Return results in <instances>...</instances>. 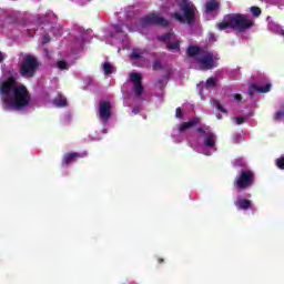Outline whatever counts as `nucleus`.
<instances>
[{"instance_id": "bb28decb", "label": "nucleus", "mask_w": 284, "mask_h": 284, "mask_svg": "<svg viewBox=\"0 0 284 284\" xmlns=\"http://www.w3.org/2000/svg\"><path fill=\"white\" fill-rule=\"evenodd\" d=\"M246 119L247 118H245V116H236L235 121H236L237 125H243V123H245Z\"/></svg>"}, {"instance_id": "1a4fd4ad", "label": "nucleus", "mask_w": 284, "mask_h": 284, "mask_svg": "<svg viewBox=\"0 0 284 284\" xmlns=\"http://www.w3.org/2000/svg\"><path fill=\"white\" fill-rule=\"evenodd\" d=\"M130 78L133 83V93L135 97H142L143 92H145V88L143 87V75H141V73H131Z\"/></svg>"}, {"instance_id": "f8f14e48", "label": "nucleus", "mask_w": 284, "mask_h": 284, "mask_svg": "<svg viewBox=\"0 0 284 284\" xmlns=\"http://www.w3.org/2000/svg\"><path fill=\"white\" fill-rule=\"evenodd\" d=\"M220 8H221V2L216 0H209L205 3V12H207L209 14L212 12H216V10H219Z\"/></svg>"}, {"instance_id": "a878e982", "label": "nucleus", "mask_w": 284, "mask_h": 284, "mask_svg": "<svg viewBox=\"0 0 284 284\" xmlns=\"http://www.w3.org/2000/svg\"><path fill=\"white\" fill-rule=\"evenodd\" d=\"M163 69V63H161V60H155L153 62V70H162Z\"/></svg>"}, {"instance_id": "c9c22d12", "label": "nucleus", "mask_w": 284, "mask_h": 284, "mask_svg": "<svg viewBox=\"0 0 284 284\" xmlns=\"http://www.w3.org/2000/svg\"><path fill=\"white\" fill-rule=\"evenodd\" d=\"M115 31H116V32H123V29L121 28V26H116V27H115Z\"/></svg>"}, {"instance_id": "6e6552de", "label": "nucleus", "mask_w": 284, "mask_h": 284, "mask_svg": "<svg viewBox=\"0 0 284 284\" xmlns=\"http://www.w3.org/2000/svg\"><path fill=\"white\" fill-rule=\"evenodd\" d=\"M99 116L103 123H108L112 119V103L110 101H100Z\"/></svg>"}, {"instance_id": "6ab92c4d", "label": "nucleus", "mask_w": 284, "mask_h": 284, "mask_svg": "<svg viewBox=\"0 0 284 284\" xmlns=\"http://www.w3.org/2000/svg\"><path fill=\"white\" fill-rule=\"evenodd\" d=\"M173 34H174V33H172V32H166V33L160 36L158 39H159V41H161L162 43H165V41H170V39H172V36H173Z\"/></svg>"}, {"instance_id": "7ed1b4c3", "label": "nucleus", "mask_w": 284, "mask_h": 284, "mask_svg": "<svg viewBox=\"0 0 284 284\" xmlns=\"http://www.w3.org/2000/svg\"><path fill=\"white\" fill-rule=\"evenodd\" d=\"M186 57L190 59H194V57H202L196 60L197 65H200V70H213V68H216V64L214 63V53L210 52L207 45H189L186 49Z\"/></svg>"}, {"instance_id": "4468645a", "label": "nucleus", "mask_w": 284, "mask_h": 284, "mask_svg": "<svg viewBox=\"0 0 284 284\" xmlns=\"http://www.w3.org/2000/svg\"><path fill=\"white\" fill-rule=\"evenodd\" d=\"M201 123V119L194 118L193 120H190L189 122H183L180 125V132H185V130H190V128H194L195 125H199Z\"/></svg>"}, {"instance_id": "72a5a7b5", "label": "nucleus", "mask_w": 284, "mask_h": 284, "mask_svg": "<svg viewBox=\"0 0 284 284\" xmlns=\"http://www.w3.org/2000/svg\"><path fill=\"white\" fill-rule=\"evenodd\" d=\"M197 132H200V134H205L206 135V132H210V130H205L203 128H197Z\"/></svg>"}, {"instance_id": "39448f33", "label": "nucleus", "mask_w": 284, "mask_h": 284, "mask_svg": "<svg viewBox=\"0 0 284 284\" xmlns=\"http://www.w3.org/2000/svg\"><path fill=\"white\" fill-rule=\"evenodd\" d=\"M254 181L256 178L254 175V171L252 170H242L235 176L233 181V185L237 192H243V190H250L254 185Z\"/></svg>"}, {"instance_id": "393cba45", "label": "nucleus", "mask_w": 284, "mask_h": 284, "mask_svg": "<svg viewBox=\"0 0 284 284\" xmlns=\"http://www.w3.org/2000/svg\"><path fill=\"white\" fill-rule=\"evenodd\" d=\"M250 10H251L253 17H258L262 13L261 8H258V7H251Z\"/></svg>"}, {"instance_id": "e433bc0d", "label": "nucleus", "mask_w": 284, "mask_h": 284, "mask_svg": "<svg viewBox=\"0 0 284 284\" xmlns=\"http://www.w3.org/2000/svg\"><path fill=\"white\" fill-rule=\"evenodd\" d=\"M158 263L161 265L162 263H165V260H163L162 257H159Z\"/></svg>"}, {"instance_id": "a211bd4d", "label": "nucleus", "mask_w": 284, "mask_h": 284, "mask_svg": "<svg viewBox=\"0 0 284 284\" xmlns=\"http://www.w3.org/2000/svg\"><path fill=\"white\" fill-rule=\"evenodd\" d=\"M213 104L215 105L216 110H219V112H222L223 114H227V110L223 108V104H221L219 100H213Z\"/></svg>"}, {"instance_id": "ddd939ff", "label": "nucleus", "mask_w": 284, "mask_h": 284, "mask_svg": "<svg viewBox=\"0 0 284 284\" xmlns=\"http://www.w3.org/2000/svg\"><path fill=\"white\" fill-rule=\"evenodd\" d=\"M204 145L206 148H214L216 145V135L212 131H207L205 139H204Z\"/></svg>"}, {"instance_id": "f03ea898", "label": "nucleus", "mask_w": 284, "mask_h": 284, "mask_svg": "<svg viewBox=\"0 0 284 284\" xmlns=\"http://www.w3.org/2000/svg\"><path fill=\"white\" fill-rule=\"evenodd\" d=\"M256 26L247 14L243 13H229L224 16L223 21L216 24L217 30H237V32H245L252 30Z\"/></svg>"}, {"instance_id": "9d476101", "label": "nucleus", "mask_w": 284, "mask_h": 284, "mask_svg": "<svg viewBox=\"0 0 284 284\" xmlns=\"http://www.w3.org/2000/svg\"><path fill=\"white\" fill-rule=\"evenodd\" d=\"M84 156H88V153H79V152L65 153L62 156V164L70 165V163H74V161H77V159H83Z\"/></svg>"}, {"instance_id": "2eb2a0df", "label": "nucleus", "mask_w": 284, "mask_h": 284, "mask_svg": "<svg viewBox=\"0 0 284 284\" xmlns=\"http://www.w3.org/2000/svg\"><path fill=\"white\" fill-rule=\"evenodd\" d=\"M252 89L255 90V92H260L261 94H265L272 90V84L266 83L264 87H261L260 84H253Z\"/></svg>"}, {"instance_id": "c756f323", "label": "nucleus", "mask_w": 284, "mask_h": 284, "mask_svg": "<svg viewBox=\"0 0 284 284\" xmlns=\"http://www.w3.org/2000/svg\"><path fill=\"white\" fill-rule=\"evenodd\" d=\"M158 83L160 84V90H163L165 88V78L159 79Z\"/></svg>"}, {"instance_id": "7c9ffc66", "label": "nucleus", "mask_w": 284, "mask_h": 284, "mask_svg": "<svg viewBox=\"0 0 284 284\" xmlns=\"http://www.w3.org/2000/svg\"><path fill=\"white\" fill-rule=\"evenodd\" d=\"M233 99H234V101H237L239 103H241L243 101V97L239 93H235L233 95Z\"/></svg>"}, {"instance_id": "473e14b6", "label": "nucleus", "mask_w": 284, "mask_h": 284, "mask_svg": "<svg viewBox=\"0 0 284 284\" xmlns=\"http://www.w3.org/2000/svg\"><path fill=\"white\" fill-rule=\"evenodd\" d=\"M131 59H134V60H136V59H141V54H140V53H138V52H132V54H131Z\"/></svg>"}, {"instance_id": "423d86ee", "label": "nucleus", "mask_w": 284, "mask_h": 284, "mask_svg": "<svg viewBox=\"0 0 284 284\" xmlns=\"http://www.w3.org/2000/svg\"><path fill=\"white\" fill-rule=\"evenodd\" d=\"M39 60L32 54L26 55L24 60L20 64V75L23 79H34L37 71L39 70Z\"/></svg>"}, {"instance_id": "58836bf2", "label": "nucleus", "mask_w": 284, "mask_h": 284, "mask_svg": "<svg viewBox=\"0 0 284 284\" xmlns=\"http://www.w3.org/2000/svg\"><path fill=\"white\" fill-rule=\"evenodd\" d=\"M216 119H223V115L221 113L216 114Z\"/></svg>"}, {"instance_id": "cd10ccee", "label": "nucleus", "mask_w": 284, "mask_h": 284, "mask_svg": "<svg viewBox=\"0 0 284 284\" xmlns=\"http://www.w3.org/2000/svg\"><path fill=\"white\" fill-rule=\"evenodd\" d=\"M175 116L176 119H183V110H181V108H176Z\"/></svg>"}, {"instance_id": "b1692460", "label": "nucleus", "mask_w": 284, "mask_h": 284, "mask_svg": "<svg viewBox=\"0 0 284 284\" xmlns=\"http://www.w3.org/2000/svg\"><path fill=\"white\" fill-rule=\"evenodd\" d=\"M276 166L278 168V170H284V156L278 158L275 161Z\"/></svg>"}, {"instance_id": "c85d7f7f", "label": "nucleus", "mask_w": 284, "mask_h": 284, "mask_svg": "<svg viewBox=\"0 0 284 284\" xmlns=\"http://www.w3.org/2000/svg\"><path fill=\"white\" fill-rule=\"evenodd\" d=\"M209 41H211V43L216 42V34L214 32L209 33Z\"/></svg>"}, {"instance_id": "ea45409f", "label": "nucleus", "mask_w": 284, "mask_h": 284, "mask_svg": "<svg viewBox=\"0 0 284 284\" xmlns=\"http://www.w3.org/2000/svg\"><path fill=\"white\" fill-rule=\"evenodd\" d=\"M250 97H252L254 93L252 91L248 92Z\"/></svg>"}, {"instance_id": "2f4dec72", "label": "nucleus", "mask_w": 284, "mask_h": 284, "mask_svg": "<svg viewBox=\"0 0 284 284\" xmlns=\"http://www.w3.org/2000/svg\"><path fill=\"white\" fill-rule=\"evenodd\" d=\"M50 41H51V38H50V36L48 34V33H45L44 36H43V42L42 43H50Z\"/></svg>"}, {"instance_id": "4c0bfd02", "label": "nucleus", "mask_w": 284, "mask_h": 284, "mask_svg": "<svg viewBox=\"0 0 284 284\" xmlns=\"http://www.w3.org/2000/svg\"><path fill=\"white\" fill-rule=\"evenodd\" d=\"M3 61V54L0 52V63Z\"/></svg>"}, {"instance_id": "9b49d317", "label": "nucleus", "mask_w": 284, "mask_h": 284, "mask_svg": "<svg viewBox=\"0 0 284 284\" xmlns=\"http://www.w3.org/2000/svg\"><path fill=\"white\" fill-rule=\"evenodd\" d=\"M234 205L237 210H252L254 207V204H252V201L248 199L237 197V200L234 202Z\"/></svg>"}, {"instance_id": "5701e85b", "label": "nucleus", "mask_w": 284, "mask_h": 284, "mask_svg": "<svg viewBox=\"0 0 284 284\" xmlns=\"http://www.w3.org/2000/svg\"><path fill=\"white\" fill-rule=\"evenodd\" d=\"M57 68H59V70H68V62L60 60L57 63Z\"/></svg>"}, {"instance_id": "f257e3e1", "label": "nucleus", "mask_w": 284, "mask_h": 284, "mask_svg": "<svg viewBox=\"0 0 284 284\" xmlns=\"http://www.w3.org/2000/svg\"><path fill=\"white\" fill-rule=\"evenodd\" d=\"M0 99L8 110H24L32 97L27 85H17V78L9 77L0 84Z\"/></svg>"}, {"instance_id": "f704fd0d", "label": "nucleus", "mask_w": 284, "mask_h": 284, "mask_svg": "<svg viewBox=\"0 0 284 284\" xmlns=\"http://www.w3.org/2000/svg\"><path fill=\"white\" fill-rule=\"evenodd\" d=\"M141 112V106H136L132 110V114H139Z\"/></svg>"}, {"instance_id": "20e7f679", "label": "nucleus", "mask_w": 284, "mask_h": 284, "mask_svg": "<svg viewBox=\"0 0 284 284\" xmlns=\"http://www.w3.org/2000/svg\"><path fill=\"white\" fill-rule=\"evenodd\" d=\"M178 8L182 13L173 12L171 13V19H175V21L179 23H187V26H194L196 21V6L187 0H182L178 3Z\"/></svg>"}, {"instance_id": "4be33fe9", "label": "nucleus", "mask_w": 284, "mask_h": 284, "mask_svg": "<svg viewBox=\"0 0 284 284\" xmlns=\"http://www.w3.org/2000/svg\"><path fill=\"white\" fill-rule=\"evenodd\" d=\"M274 121H281V119H284V110H280L277 111L274 115H273Z\"/></svg>"}, {"instance_id": "f3484780", "label": "nucleus", "mask_w": 284, "mask_h": 284, "mask_svg": "<svg viewBox=\"0 0 284 284\" xmlns=\"http://www.w3.org/2000/svg\"><path fill=\"white\" fill-rule=\"evenodd\" d=\"M166 50H170L171 52L175 50L176 52H181V42L179 40L171 42L166 45Z\"/></svg>"}, {"instance_id": "a19ab883", "label": "nucleus", "mask_w": 284, "mask_h": 284, "mask_svg": "<svg viewBox=\"0 0 284 284\" xmlns=\"http://www.w3.org/2000/svg\"><path fill=\"white\" fill-rule=\"evenodd\" d=\"M281 34H283V36H284V30H281Z\"/></svg>"}, {"instance_id": "0eeeda50", "label": "nucleus", "mask_w": 284, "mask_h": 284, "mask_svg": "<svg viewBox=\"0 0 284 284\" xmlns=\"http://www.w3.org/2000/svg\"><path fill=\"white\" fill-rule=\"evenodd\" d=\"M140 26L145 28L148 26H158L159 28H168L170 21L155 12H151L140 19Z\"/></svg>"}, {"instance_id": "dca6fc26", "label": "nucleus", "mask_w": 284, "mask_h": 284, "mask_svg": "<svg viewBox=\"0 0 284 284\" xmlns=\"http://www.w3.org/2000/svg\"><path fill=\"white\" fill-rule=\"evenodd\" d=\"M53 103L58 108H65V105H68V99H65V97L63 95H59L58 98L54 99Z\"/></svg>"}, {"instance_id": "412c9836", "label": "nucleus", "mask_w": 284, "mask_h": 284, "mask_svg": "<svg viewBox=\"0 0 284 284\" xmlns=\"http://www.w3.org/2000/svg\"><path fill=\"white\" fill-rule=\"evenodd\" d=\"M216 81H219L216 78H209L206 80V88H214L216 85Z\"/></svg>"}, {"instance_id": "aec40b11", "label": "nucleus", "mask_w": 284, "mask_h": 284, "mask_svg": "<svg viewBox=\"0 0 284 284\" xmlns=\"http://www.w3.org/2000/svg\"><path fill=\"white\" fill-rule=\"evenodd\" d=\"M103 71H104V74H112V72H113L112 64H110L109 62H104Z\"/></svg>"}]
</instances>
